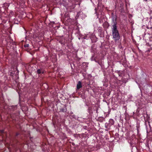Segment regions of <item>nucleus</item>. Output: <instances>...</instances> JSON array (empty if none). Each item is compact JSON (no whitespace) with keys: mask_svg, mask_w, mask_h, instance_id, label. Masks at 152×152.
<instances>
[{"mask_svg":"<svg viewBox=\"0 0 152 152\" xmlns=\"http://www.w3.org/2000/svg\"><path fill=\"white\" fill-rule=\"evenodd\" d=\"M113 28H112V36L113 38L115 41L118 40L120 38V36L119 31L117 29V23L116 21L113 20Z\"/></svg>","mask_w":152,"mask_h":152,"instance_id":"obj_1","label":"nucleus"},{"mask_svg":"<svg viewBox=\"0 0 152 152\" xmlns=\"http://www.w3.org/2000/svg\"><path fill=\"white\" fill-rule=\"evenodd\" d=\"M60 112L64 113H65L67 111V108L66 105H62V106L59 109Z\"/></svg>","mask_w":152,"mask_h":152,"instance_id":"obj_2","label":"nucleus"},{"mask_svg":"<svg viewBox=\"0 0 152 152\" xmlns=\"http://www.w3.org/2000/svg\"><path fill=\"white\" fill-rule=\"evenodd\" d=\"M82 87V83L80 81H79L77 85V89H79Z\"/></svg>","mask_w":152,"mask_h":152,"instance_id":"obj_3","label":"nucleus"},{"mask_svg":"<svg viewBox=\"0 0 152 152\" xmlns=\"http://www.w3.org/2000/svg\"><path fill=\"white\" fill-rule=\"evenodd\" d=\"M109 122L110 125H113L114 124V121L113 119H110L109 120Z\"/></svg>","mask_w":152,"mask_h":152,"instance_id":"obj_4","label":"nucleus"},{"mask_svg":"<svg viewBox=\"0 0 152 152\" xmlns=\"http://www.w3.org/2000/svg\"><path fill=\"white\" fill-rule=\"evenodd\" d=\"M104 120V118L102 117H99L98 119V121H99L102 122Z\"/></svg>","mask_w":152,"mask_h":152,"instance_id":"obj_5","label":"nucleus"},{"mask_svg":"<svg viewBox=\"0 0 152 152\" xmlns=\"http://www.w3.org/2000/svg\"><path fill=\"white\" fill-rule=\"evenodd\" d=\"M24 47L25 48L28 47H29V45L28 44H26L24 45Z\"/></svg>","mask_w":152,"mask_h":152,"instance_id":"obj_6","label":"nucleus"},{"mask_svg":"<svg viewBox=\"0 0 152 152\" xmlns=\"http://www.w3.org/2000/svg\"><path fill=\"white\" fill-rule=\"evenodd\" d=\"M37 73L38 74H40L41 73V70L40 69H38L37 70Z\"/></svg>","mask_w":152,"mask_h":152,"instance_id":"obj_7","label":"nucleus"},{"mask_svg":"<svg viewBox=\"0 0 152 152\" xmlns=\"http://www.w3.org/2000/svg\"><path fill=\"white\" fill-rule=\"evenodd\" d=\"M12 107L13 110L16 109L17 108V107L16 106H12Z\"/></svg>","mask_w":152,"mask_h":152,"instance_id":"obj_8","label":"nucleus"},{"mask_svg":"<svg viewBox=\"0 0 152 152\" xmlns=\"http://www.w3.org/2000/svg\"><path fill=\"white\" fill-rule=\"evenodd\" d=\"M20 135V133H18V132H17L16 133V134H15V137L17 136H18L19 135Z\"/></svg>","mask_w":152,"mask_h":152,"instance_id":"obj_9","label":"nucleus"},{"mask_svg":"<svg viewBox=\"0 0 152 152\" xmlns=\"http://www.w3.org/2000/svg\"><path fill=\"white\" fill-rule=\"evenodd\" d=\"M104 24H105V25H108L107 27H108L109 26V25H108V23L107 22H105L104 23Z\"/></svg>","mask_w":152,"mask_h":152,"instance_id":"obj_10","label":"nucleus"},{"mask_svg":"<svg viewBox=\"0 0 152 152\" xmlns=\"http://www.w3.org/2000/svg\"><path fill=\"white\" fill-rule=\"evenodd\" d=\"M151 29H152V27H151Z\"/></svg>","mask_w":152,"mask_h":152,"instance_id":"obj_11","label":"nucleus"}]
</instances>
